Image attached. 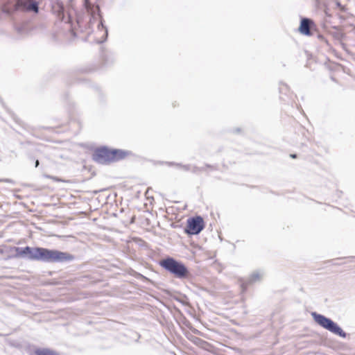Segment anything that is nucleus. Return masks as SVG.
<instances>
[{"instance_id": "f257e3e1", "label": "nucleus", "mask_w": 355, "mask_h": 355, "mask_svg": "<svg viewBox=\"0 0 355 355\" xmlns=\"http://www.w3.org/2000/svg\"><path fill=\"white\" fill-rule=\"evenodd\" d=\"M14 250L15 258H23L30 261L44 263H63L73 259V257L67 252L41 247H14Z\"/></svg>"}, {"instance_id": "f03ea898", "label": "nucleus", "mask_w": 355, "mask_h": 355, "mask_svg": "<svg viewBox=\"0 0 355 355\" xmlns=\"http://www.w3.org/2000/svg\"><path fill=\"white\" fill-rule=\"evenodd\" d=\"M159 266L175 277L184 279L188 277L189 272L186 266L181 261L175 259L173 257H167L159 261Z\"/></svg>"}, {"instance_id": "7ed1b4c3", "label": "nucleus", "mask_w": 355, "mask_h": 355, "mask_svg": "<svg viewBox=\"0 0 355 355\" xmlns=\"http://www.w3.org/2000/svg\"><path fill=\"white\" fill-rule=\"evenodd\" d=\"M19 10L37 13L39 11L38 3L32 0H17L15 3H8L2 6V11L8 15H11Z\"/></svg>"}, {"instance_id": "20e7f679", "label": "nucleus", "mask_w": 355, "mask_h": 355, "mask_svg": "<svg viewBox=\"0 0 355 355\" xmlns=\"http://www.w3.org/2000/svg\"><path fill=\"white\" fill-rule=\"evenodd\" d=\"M311 315L314 321L322 328L341 338H346L347 334L331 319L316 312H312Z\"/></svg>"}, {"instance_id": "39448f33", "label": "nucleus", "mask_w": 355, "mask_h": 355, "mask_svg": "<svg viewBox=\"0 0 355 355\" xmlns=\"http://www.w3.org/2000/svg\"><path fill=\"white\" fill-rule=\"evenodd\" d=\"M205 228L203 218L197 216L187 219V225L184 232L188 235H197L200 234Z\"/></svg>"}, {"instance_id": "423d86ee", "label": "nucleus", "mask_w": 355, "mask_h": 355, "mask_svg": "<svg viewBox=\"0 0 355 355\" xmlns=\"http://www.w3.org/2000/svg\"><path fill=\"white\" fill-rule=\"evenodd\" d=\"M94 159L102 164H106L112 162L111 149L106 146L97 148L93 155Z\"/></svg>"}, {"instance_id": "0eeeda50", "label": "nucleus", "mask_w": 355, "mask_h": 355, "mask_svg": "<svg viewBox=\"0 0 355 355\" xmlns=\"http://www.w3.org/2000/svg\"><path fill=\"white\" fill-rule=\"evenodd\" d=\"M52 10L59 19L66 23L71 24L72 21L71 13L68 12L67 17H65V9L63 3L61 1H57L52 7Z\"/></svg>"}, {"instance_id": "6e6552de", "label": "nucleus", "mask_w": 355, "mask_h": 355, "mask_svg": "<svg viewBox=\"0 0 355 355\" xmlns=\"http://www.w3.org/2000/svg\"><path fill=\"white\" fill-rule=\"evenodd\" d=\"M314 26L313 21L309 18L303 17L301 19L299 26V31L301 34L306 36L312 35L311 29Z\"/></svg>"}, {"instance_id": "1a4fd4ad", "label": "nucleus", "mask_w": 355, "mask_h": 355, "mask_svg": "<svg viewBox=\"0 0 355 355\" xmlns=\"http://www.w3.org/2000/svg\"><path fill=\"white\" fill-rule=\"evenodd\" d=\"M130 153V151L122 149H111L112 162L122 160Z\"/></svg>"}, {"instance_id": "9d476101", "label": "nucleus", "mask_w": 355, "mask_h": 355, "mask_svg": "<svg viewBox=\"0 0 355 355\" xmlns=\"http://www.w3.org/2000/svg\"><path fill=\"white\" fill-rule=\"evenodd\" d=\"M263 276V272L260 271H254L250 276L249 279L247 281L248 284H252L257 282L261 281L262 277Z\"/></svg>"}, {"instance_id": "9b49d317", "label": "nucleus", "mask_w": 355, "mask_h": 355, "mask_svg": "<svg viewBox=\"0 0 355 355\" xmlns=\"http://www.w3.org/2000/svg\"><path fill=\"white\" fill-rule=\"evenodd\" d=\"M35 355H60L58 353L47 348H37L34 352Z\"/></svg>"}, {"instance_id": "f8f14e48", "label": "nucleus", "mask_w": 355, "mask_h": 355, "mask_svg": "<svg viewBox=\"0 0 355 355\" xmlns=\"http://www.w3.org/2000/svg\"><path fill=\"white\" fill-rule=\"evenodd\" d=\"M98 29L101 28L102 30L105 31L103 40L98 42V43H102V42H105L107 40V35H108L107 29L106 27H105L103 26L102 21H101V22L98 25Z\"/></svg>"}, {"instance_id": "ddd939ff", "label": "nucleus", "mask_w": 355, "mask_h": 355, "mask_svg": "<svg viewBox=\"0 0 355 355\" xmlns=\"http://www.w3.org/2000/svg\"><path fill=\"white\" fill-rule=\"evenodd\" d=\"M169 165H175V166L181 168L182 170H184L185 171H188L191 170V166L189 164L182 165L180 164H175V163L171 162V163H169Z\"/></svg>"}, {"instance_id": "4468645a", "label": "nucleus", "mask_w": 355, "mask_h": 355, "mask_svg": "<svg viewBox=\"0 0 355 355\" xmlns=\"http://www.w3.org/2000/svg\"><path fill=\"white\" fill-rule=\"evenodd\" d=\"M84 6L88 12L91 11L92 4L89 0H84Z\"/></svg>"}, {"instance_id": "2eb2a0df", "label": "nucleus", "mask_w": 355, "mask_h": 355, "mask_svg": "<svg viewBox=\"0 0 355 355\" xmlns=\"http://www.w3.org/2000/svg\"><path fill=\"white\" fill-rule=\"evenodd\" d=\"M44 177L46 178H48V179L53 180L55 182H61L62 181V180L58 177L52 176V175H47V174H44Z\"/></svg>"}, {"instance_id": "dca6fc26", "label": "nucleus", "mask_w": 355, "mask_h": 355, "mask_svg": "<svg viewBox=\"0 0 355 355\" xmlns=\"http://www.w3.org/2000/svg\"><path fill=\"white\" fill-rule=\"evenodd\" d=\"M76 23L79 26H80L81 24L83 23V19L79 15H77Z\"/></svg>"}, {"instance_id": "f3484780", "label": "nucleus", "mask_w": 355, "mask_h": 355, "mask_svg": "<svg viewBox=\"0 0 355 355\" xmlns=\"http://www.w3.org/2000/svg\"><path fill=\"white\" fill-rule=\"evenodd\" d=\"M202 168H198V167H197V166H193V167L192 168V172H193V173H198V171H202Z\"/></svg>"}, {"instance_id": "a211bd4d", "label": "nucleus", "mask_w": 355, "mask_h": 355, "mask_svg": "<svg viewBox=\"0 0 355 355\" xmlns=\"http://www.w3.org/2000/svg\"><path fill=\"white\" fill-rule=\"evenodd\" d=\"M39 164H40V162H39V160H38V159H37V160L35 161V167H37V166H39Z\"/></svg>"}, {"instance_id": "6ab92c4d", "label": "nucleus", "mask_w": 355, "mask_h": 355, "mask_svg": "<svg viewBox=\"0 0 355 355\" xmlns=\"http://www.w3.org/2000/svg\"><path fill=\"white\" fill-rule=\"evenodd\" d=\"M290 157H292V158H296L297 157V155L296 154H291Z\"/></svg>"}, {"instance_id": "aec40b11", "label": "nucleus", "mask_w": 355, "mask_h": 355, "mask_svg": "<svg viewBox=\"0 0 355 355\" xmlns=\"http://www.w3.org/2000/svg\"><path fill=\"white\" fill-rule=\"evenodd\" d=\"M206 167L207 168H214L213 166H211V165L209 164H206Z\"/></svg>"}, {"instance_id": "412c9836", "label": "nucleus", "mask_w": 355, "mask_h": 355, "mask_svg": "<svg viewBox=\"0 0 355 355\" xmlns=\"http://www.w3.org/2000/svg\"><path fill=\"white\" fill-rule=\"evenodd\" d=\"M239 131H240V128H236V129L235 130V132H239Z\"/></svg>"}, {"instance_id": "4be33fe9", "label": "nucleus", "mask_w": 355, "mask_h": 355, "mask_svg": "<svg viewBox=\"0 0 355 355\" xmlns=\"http://www.w3.org/2000/svg\"><path fill=\"white\" fill-rule=\"evenodd\" d=\"M71 32L73 33V27L72 26L71 27ZM73 35H75V33H73Z\"/></svg>"}, {"instance_id": "5701e85b", "label": "nucleus", "mask_w": 355, "mask_h": 355, "mask_svg": "<svg viewBox=\"0 0 355 355\" xmlns=\"http://www.w3.org/2000/svg\"><path fill=\"white\" fill-rule=\"evenodd\" d=\"M352 259H355V257H352Z\"/></svg>"}]
</instances>
